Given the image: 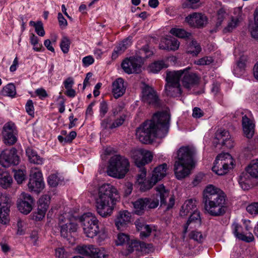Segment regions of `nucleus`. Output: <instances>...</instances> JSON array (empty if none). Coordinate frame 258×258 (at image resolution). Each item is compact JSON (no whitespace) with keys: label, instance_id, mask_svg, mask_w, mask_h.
<instances>
[{"label":"nucleus","instance_id":"f257e3e1","mask_svg":"<svg viewBox=\"0 0 258 258\" xmlns=\"http://www.w3.org/2000/svg\"><path fill=\"white\" fill-rule=\"evenodd\" d=\"M170 115L166 111L155 113L151 120L145 121L136 129V137L143 144H148L154 138H162L167 134Z\"/></svg>","mask_w":258,"mask_h":258},{"label":"nucleus","instance_id":"f03ea898","mask_svg":"<svg viewBox=\"0 0 258 258\" xmlns=\"http://www.w3.org/2000/svg\"><path fill=\"white\" fill-rule=\"evenodd\" d=\"M226 196L220 188L213 185H208L203 192L204 209L210 215L221 216L227 210Z\"/></svg>","mask_w":258,"mask_h":258},{"label":"nucleus","instance_id":"7ed1b4c3","mask_svg":"<svg viewBox=\"0 0 258 258\" xmlns=\"http://www.w3.org/2000/svg\"><path fill=\"white\" fill-rule=\"evenodd\" d=\"M118 198L117 190L113 185L104 184L100 186L95 198L98 214L102 217L110 216Z\"/></svg>","mask_w":258,"mask_h":258},{"label":"nucleus","instance_id":"20e7f679","mask_svg":"<svg viewBox=\"0 0 258 258\" xmlns=\"http://www.w3.org/2000/svg\"><path fill=\"white\" fill-rule=\"evenodd\" d=\"M83 231L88 238L97 237V242L101 243L107 238V231L105 228H99V220L91 213H84L79 218Z\"/></svg>","mask_w":258,"mask_h":258},{"label":"nucleus","instance_id":"39448f33","mask_svg":"<svg viewBox=\"0 0 258 258\" xmlns=\"http://www.w3.org/2000/svg\"><path fill=\"white\" fill-rule=\"evenodd\" d=\"M128 160L124 156L115 155L109 160L107 169L108 175L114 178L122 179L124 177L130 169Z\"/></svg>","mask_w":258,"mask_h":258},{"label":"nucleus","instance_id":"423d86ee","mask_svg":"<svg viewBox=\"0 0 258 258\" xmlns=\"http://www.w3.org/2000/svg\"><path fill=\"white\" fill-rule=\"evenodd\" d=\"M212 170L219 175L226 174L229 169L233 168V161L231 156L228 153L219 154L214 161Z\"/></svg>","mask_w":258,"mask_h":258},{"label":"nucleus","instance_id":"0eeeda50","mask_svg":"<svg viewBox=\"0 0 258 258\" xmlns=\"http://www.w3.org/2000/svg\"><path fill=\"white\" fill-rule=\"evenodd\" d=\"M28 187L30 191L39 193L44 187L41 172L37 168H32Z\"/></svg>","mask_w":258,"mask_h":258},{"label":"nucleus","instance_id":"6e6552de","mask_svg":"<svg viewBox=\"0 0 258 258\" xmlns=\"http://www.w3.org/2000/svg\"><path fill=\"white\" fill-rule=\"evenodd\" d=\"M58 225L62 237L65 238L71 237L73 233L76 232L78 225L71 220L66 218L63 215L58 218Z\"/></svg>","mask_w":258,"mask_h":258},{"label":"nucleus","instance_id":"1a4fd4ad","mask_svg":"<svg viewBox=\"0 0 258 258\" xmlns=\"http://www.w3.org/2000/svg\"><path fill=\"white\" fill-rule=\"evenodd\" d=\"M19 157L17 154V150L14 148L5 149L0 154V164L3 167H8L19 164Z\"/></svg>","mask_w":258,"mask_h":258},{"label":"nucleus","instance_id":"9d476101","mask_svg":"<svg viewBox=\"0 0 258 258\" xmlns=\"http://www.w3.org/2000/svg\"><path fill=\"white\" fill-rule=\"evenodd\" d=\"M11 205L9 197L0 193V222L2 225H7L10 222Z\"/></svg>","mask_w":258,"mask_h":258},{"label":"nucleus","instance_id":"9b49d317","mask_svg":"<svg viewBox=\"0 0 258 258\" xmlns=\"http://www.w3.org/2000/svg\"><path fill=\"white\" fill-rule=\"evenodd\" d=\"M159 205V200L148 198H140L133 203L135 213L141 215L147 209H154Z\"/></svg>","mask_w":258,"mask_h":258},{"label":"nucleus","instance_id":"f8f14e48","mask_svg":"<svg viewBox=\"0 0 258 258\" xmlns=\"http://www.w3.org/2000/svg\"><path fill=\"white\" fill-rule=\"evenodd\" d=\"M34 204L33 198L28 194L22 192L17 200V207L19 211L27 215L32 210Z\"/></svg>","mask_w":258,"mask_h":258},{"label":"nucleus","instance_id":"ddd939ff","mask_svg":"<svg viewBox=\"0 0 258 258\" xmlns=\"http://www.w3.org/2000/svg\"><path fill=\"white\" fill-rule=\"evenodd\" d=\"M195 154V150L193 147H182L178 150L175 161L184 163L185 165H194L193 156Z\"/></svg>","mask_w":258,"mask_h":258},{"label":"nucleus","instance_id":"4468645a","mask_svg":"<svg viewBox=\"0 0 258 258\" xmlns=\"http://www.w3.org/2000/svg\"><path fill=\"white\" fill-rule=\"evenodd\" d=\"M142 99L144 102L155 106L159 105L158 96L152 87L145 85L142 88Z\"/></svg>","mask_w":258,"mask_h":258},{"label":"nucleus","instance_id":"2eb2a0df","mask_svg":"<svg viewBox=\"0 0 258 258\" xmlns=\"http://www.w3.org/2000/svg\"><path fill=\"white\" fill-rule=\"evenodd\" d=\"M185 21L191 27L201 28L208 23L207 16L200 13H192L185 18Z\"/></svg>","mask_w":258,"mask_h":258},{"label":"nucleus","instance_id":"dca6fc26","mask_svg":"<svg viewBox=\"0 0 258 258\" xmlns=\"http://www.w3.org/2000/svg\"><path fill=\"white\" fill-rule=\"evenodd\" d=\"M155 189L157 192V195L160 197L161 206H166V210H169L172 208L174 205L175 202L173 196H172L169 198L168 203H167L166 200V198L169 197V191L168 189H166L163 184L156 186Z\"/></svg>","mask_w":258,"mask_h":258},{"label":"nucleus","instance_id":"f3484780","mask_svg":"<svg viewBox=\"0 0 258 258\" xmlns=\"http://www.w3.org/2000/svg\"><path fill=\"white\" fill-rule=\"evenodd\" d=\"M15 126L12 122H8L3 127L2 135L5 143L9 145H13L17 141V138L14 135Z\"/></svg>","mask_w":258,"mask_h":258},{"label":"nucleus","instance_id":"a211bd4d","mask_svg":"<svg viewBox=\"0 0 258 258\" xmlns=\"http://www.w3.org/2000/svg\"><path fill=\"white\" fill-rule=\"evenodd\" d=\"M191 215L186 223L183 226V238H184L185 234L187 232L188 227L193 229L201 225V220L200 212L196 210L190 213Z\"/></svg>","mask_w":258,"mask_h":258},{"label":"nucleus","instance_id":"6ab92c4d","mask_svg":"<svg viewBox=\"0 0 258 258\" xmlns=\"http://www.w3.org/2000/svg\"><path fill=\"white\" fill-rule=\"evenodd\" d=\"M190 68H187L183 70L184 73L182 75V83L183 86L188 89H190L194 85L197 84L199 79L197 75L195 73H189L188 70Z\"/></svg>","mask_w":258,"mask_h":258},{"label":"nucleus","instance_id":"aec40b11","mask_svg":"<svg viewBox=\"0 0 258 258\" xmlns=\"http://www.w3.org/2000/svg\"><path fill=\"white\" fill-rule=\"evenodd\" d=\"M194 165H185L184 163L175 161L174 165L175 175L178 179H181L188 176Z\"/></svg>","mask_w":258,"mask_h":258},{"label":"nucleus","instance_id":"412c9836","mask_svg":"<svg viewBox=\"0 0 258 258\" xmlns=\"http://www.w3.org/2000/svg\"><path fill=\"white\" fill-rule=\"evenodd\" d=\"M179 44L180 42L175 38H164L161 41L159 48L161 49L175 51L178 49Z\"/></svg>","mask_w":258,"mask_h":258},{"label":"nucleus","instance_id":"4be33fe9","mask_svg":"<svg viewBox=\"0 0 258 258\" xmlns=\"http://www.w3.org/2000/svg\"><path fill=\"white\" fill-rule=\"evenodd\" d=\"M242 125L244 136L248 139L253 137L254 133V124L245 115L242 118Z\"/></svg>","mask_w":258,"mask_h":258},{"label":"nucleus","instance_id":"5701e85b","mask_svg":"<svg viewBox=\"0 0 258 258\" xmlns=\"http://www.w3.org/2000/svg\"><path fill=\"white\" fill-rule=\"evenodd\" d=\"M184 72L182 70L167 71L165 78L166 84L180 85V81Z\"/></svg>","mask_w":258,"mask_h":258},{"label":"nucleus","instance_id":"b1692460","mask_svg":"<svg viewBox=\"0 0 258 258\" xmlns=\"http://www.w3.org/2000/svg\"><path fill=\"white\" fill-rule=\"evenodd\" d=\"M131 215L127 211L120 212L117 215L115 224L117 229L121 230L130 222Z\"/></svg>","mask_w":258,"mask_h":258},{"label":"nucleus","instance_id":"393cba45","mask_svg":"<svg viewBox=\"0 0 258 258\" xmlns=\"http://www.w3.org/2000/svg\"><path fill=\"white\" fill-rule=\"evenodd\" d=\"M167 165L163 163L154 168L152 177L153 182L157 183L167 175Z\"/></svg>","mask_w":258,"mask_h":258},{"label":"nucleus","instance_id":"a878e982","mask_svg":"<svg viewBox=\"0 0 258 258\" xmlns=\"http://www.w3.org/2000/svg\"><path fill=\"white\" fill-rule=\"evenodd\" d=\"M232 227L234 235L239 239L247 242L253 241L254 237L253 235L250 233L248 236H245L242 232V227L237 223H233Z\"/></svg>","mask_w":258,"mask_h":258},{"label":"nucleus","instance_id":"bb28decb","mask_svg":"<svg viewBox=\"0 0 258 258\" xmlns=\"http://www.w3.org/2000/svg\"><path fill=\"white\" fill-rule=\"evenodd\" d=\"M112 93L115 98H118L123 95L125 91L123 80L119 78L112 83Z\"/></svg>","mask_w":258,"mask_h":258},{"label":"nucleus","instance_id":"cd10ccee","mask_svg":"<svg viewBox=\"0 0 258 258\" xmlns=\"http://www.w3.org/2000/svg\"><path fill=\"white\" fill-rule=\"evenodd\" d=\"M165 93L167 96L177 97L181 96L182 91L181 85L165 84Z\"/></svg>","mask_w":258,"mask_h":258},{"label":"nucleus","instance_id":"c85d7f7f","mask_svg":"<svg viewBox=\"0 0 258 258\" xmlns=\"http://www.w3.org/2000/svg\"><path fill=\"white\" fill-rule=\"evenodd\" d=\"M197 210L196 201L190 199L186 201L181 207L180 215L185 216Z\"/></svg>","mask_w":258,"mask_h":258},{"label":"nucleus","instance_id":"c756f323","mask_svg":"<svg viewBox=\"0 0 258 258\" xmlns=\"http://www.w3.org/2000/svg\"><path fill=\"white\" fill-rule=\"evenodd\" d=\"M230 137L231 136L228 131L220 129L215 134V141H214V144L216 147L218 145H221L227 140L229 139Z\"/></svg>","mask_w":258,"mask_h":258},{"label":"nucleus","instance_id":"7c9ffc66","mask_svg":"<svg viewBox=\"0 0 258 258\" xmlns=\"http://www.w3.org/2000/svg\"><path fill=\"white\" fill-rule=\"evenodd\" d=\"M13 182L12 177L7 171L0 170V185L4 188L10 187Z\"/></svg>","mask_w":258,"mask_h":258},{"label":"nucleus","instance_id":"2f4dec72","mask_svg":"<svg viewBox=\"0 0 258 258\" xmlns=\"http://www.w3.org/2000/svg\"><path fill=\"white\" fill-rule=\"evenodd\" d=\"M26 153L30 162L37 164H41L43 163V159L32 148H27Z\"/></svg>","mask_w":258,"mask_h":258},{"label":"nucleus","instance_id":"473e14b6","mask_svg":"<svg viewBox=\"0 0 258 258\" xmlns=\"http://www.w3.org/2000/svg\"><path fill=\"white\" fill-rule=\"evenodd\" d=\"M249 174L246 172L242 173L238 179L241 187L244 190H248L251 187V179Z\"/></svg>","mask_w":258,"mask_h":258},{"label":"nucleus","instance_id":"72a5a7b5","mask_svg":"<svg viewBox=\"0 0 258 258\" xmlns=\"http://www.w3.org/2000/svg\"><path fill=\"white\" fill-rule=\"evenodd\" d=\"M201 50L200 44L194 39H191L186 48V52L192 56H197Z\"/></svg>","mask_w":258,"mask_h":258},{"label":"nucleus","instance_id":"f704fd0d","mask_svg":"<svg viewBox=\"0 0 258 258\" xmlns=\"http://www.w3.org/2000/svg\"><path fill=\"white\" fill-rule=\"evenodd\" d=\"M170 33L178 38L185 39H190L192 37L191 33L187 32L183 29L173 28L170 30Z\"/></svg>","mask_w":258,"mask_h":258},{"label":"nucleus","instance_id":"c9c22d12","mask_svg":"<svg viewBox=\"0 0 258 258\" xmlns=\"http://www.w3.org/2000/svg\"><path fill=\"white\" fill-rule=\"evenodd\" d=\"M128 242V250L129 251H134V249L139 250V248H152V245L151 244H147L145 242H141L138 240H134Z\"/></svg>","mask_w":258,"mask_h":258},{"label":"nucleus","instance_id":"e433bc0d","mask_svg":"<svg viewBox=\"0 0 258 258\" xmlns=\"http://www.w3.org/2000/svg\"><path fill=\"white\" fill-rule=\"evenodd\" d=\"M242 19L239 17H232L230 21H228V24L223 29L224 33L231 32L234 29L238 26Z\"/></svg>","mask_w":258,"mask_h":258},{"label":"nucleus","instance_id":"4c0bfd02","mask_svg":"<svg viewBox=\"0 0 258 258\" xmlns=\"http://www.w3.org/2000/svg\"><path fill=\"white\" fill-rule=\"evenodd\" d=\"M77 251L79 253L91 257L93 250L94 249V245H78L77 247Z\"/></svg>","mask_w":258,"mask_h":258},{"label":"nucleus","instance_id":"58836bf2","mask_svg":"<svg viewBox=\"0 0 258 258\" xmlns=\"http://www.w3.org/2000/svg\"><path fill=\"white\" fill-rule=\"evenodd\" d=\"M143 156V149L134 150L131 152V157L134 159L135 164L138 167L142 166V158Z\"/></svg>","mask_w":258,"mask_h":258},{"label":"nucleus","instance_id":"ea45409f","mask_svg":"<svg viewBox=\"0 0 258 258\" xmlns=\"http://www.w3.org/2000/svg\"><path fill=\"white\" fill-rule=\"evenodd\" d=\"M228 14L225 9L221 8L217 11L216 16V27L218 28L220 27L222 22L226 19Z\"/></svg>","mask_w":258,"mask_h":258},{"label":"nucleus","instance_id":"a19ab883","mask_svg":"<svg viewBox=\"0 0 258 258\" xmlns=\"http://www.w3.org/2000/svg\"><path fill=\"white\" fill-rule=\"evenodd\" d=\"M246 171L251 177L258 179V160L252 161L247 167Z\"/></svg>","mask_w":258,"mask_h":258},{"label":"nucleus","instance_id":"79ce46f5","mask_svg":"<svg viewBox=\"0 0 258 258\" xmlns=\"http://www.w3.org/2000/svg\"><path fill=\"white\" fill-rule=\"evenodd\" d=\"M167 66L164 61L160 60L154 62L149 66V70L153 73H157L163 68H166Z\"/></svg>","mask_w":258,"mask_h":258},{"label":"nucleus","instance_id":"37998d69","mask_svg":"<svg viewBox=\"0 0 258 258\" xmlns=\"http://www.w3.org/2000/svg\"><path fill=\"white\" fill-rule=\"evenodd\" d=\"M245 62L241 60H238L233 69L234 75L237 77L242 76L245 72Z\"/></svg>","mask_w":258,"mask_h":258},{"label":"nucleus","instance_id":"c03bdc74","mask_svg":"<svg viewBox=\"0 0 258 258\" xmlns=\"http://www.w3.org/2000/svg\"><path fill=\"white\" fill-rule=\"evenodd\" d=\"M46 206H43L41 207L38 206L37 212L33 213V219L36 221H40L45 216V213L48 208H46Z\"/></svg>","mask_w":258,"mask_h":258},{"label":"nucleus","instance_id":"a18cd8bd","mask_svg":"<svg viewBox=\"0 0 258 258\" xmlns=\"http://www.w3.org/2000/svg\"><path fill=\"white\" fill-rule=\"evenodd\" d=\"M3 94L10 97H14L16 94L15 86L13 84L10 83L3 88Z\"/></svg>","mask_w":258,"mask_h":258},{"label":"nucleus","instance_id":"49530a36","mask_svg":"<svg viewBox=\"0 0 258 258\" xmlns=\"http://www.w3.org/2000/svg\"><path fill=\"white\" fill-rule=\"evenodd\" d=\"M132 65L133 62H132V59L131 58H126L124 59L121 63L122 69L125 73L128 74L133 73V69H134V68Z\"/></svg>","mask_w":258,"mask_h":258},{"label":"nucleus","instance_id":"de8ad7c7","mask_svg":"<svg viewBox=\"0 0 258 258\" xmlns=\"http://www.w3.org/2000/svg\"><path fill=\"white\" fill-rule=\"evenodd\" d=\"M70 44L71 41L70 39L67 36H63L61 39L60 47L64 53H67L69 52Z\"/></svg>","mask_w":258,"mask_h":258},{"label":"nucleus","instance_id":"09e8293b","mask_svg":"<svg viewBox=\"0 0 258 258\" xmlns=\"http://www.w3.org/2000/svg\"><path fill=\"white\" fill-rule=\"evenodd\" d=\"M105 250L103 248H97L94 246L91 257L94 258H106Z\"/></svg>","mask_w":258,"mask_h":258},{"label":"nucleus","instance_id":"8fccbe9b","mask_svg":"<svg viewBox=\"0 0 258 258\" xmlns=\"http://www.w3.org/2000/svg\"><path fill=\"white\" fill-rule=\"evenodd\" d=\"M152 159L153 155L152 153L149 151L143 149V156L141 160L142 161V166L150 162Z\"/></svg>","mask_w":258,"mask_h":258},{"label":"nucleus","instance_id":"3c124183","mask_svg":"<svg viewBox=\"0 0 258 258\" xmlns=\"http://www.w3.org/2000/svg\"><path fill=\"white\" fill-rule=\"evenodd\" d=\"M151 177L149 180L143 181L141 184L140 189L143 191H145L151 189L156 183L153 182Z\"/></svg>","mask_w":258,"mask_h":258},{"label":"nucleus","instance_id":"603ef678","mask_svg":"<svg viewBox=\"0 0 258 258\" xmlns=\"http://www.w3.org/2000/svg\"><path fill=\"white\" fill-rule=\"evenodd\" d=\"M125 117L126 115L124 114L121 115L119 118L115 119L110 125H109V129H113L121 125L123 123L125 119Z\"/></svg>","mask_w":258,"mask_h":258},{"label":"nucleus","instance_id":"864d4df0","mask_svg":"<svg viewBox=\"0 0 258 258\" xmlns=\"http://www.w3.org/2000/svg\"><path fill=\"white\" fill-rule=\"evenodd\" d=\"M189 237L199 242H202L204 239V236L200 232L196 231H191L189 234Z\"/></svg>","mask_w":258,"mask_h":258},{"label":"nucleus","instance_id":"5fc2aeb1","mask_svg":"<svg viewBox=\"0 0 258 258\" xmlns=\"http://www.w3.org/2000/svg\"><path fill=\"white\" fill-rule=\"evenodd\" d=\"M14 178L18 184H21L25 178V174L22 170L16 171L14 174Z\"/></svg>","mask_w":258,"mask_h":258},{"label":"nucleus","instance_id":"6e6d98bb","mask_svg":"<svg viewBox=\"0 0 258 258\" xmlns=\"http://www.w3.org/2000/svg\"><path fill=\"white\" fill-rule=\"evenodd\" d=\"M130 238L128 235L124 233H119L118 234L117 240H116L117 245H122L129 241Z\"/></svg>","mask_w":258,"mask_h":258},{"label":"nucleus","instance_id":"4d7b16f0","mask_svg":"<svg viewBox=\"0 0 258 258\" xmlns=\"http://www.w3.org/2000/svg\"><path fill=\"white\" fill-rule=\"evenodd\" d=\"M108 111V106L106 101H103L100 102L99 106L100 116L101 118L104 117Z\"/></svg>","mask_w":258,"mask_h":258},{"label":"nucleus","instance_id":"13d9d810","mask_svg":"<svg viewBox=\"0 0 258 258\" xmlns=\"http://www.w3.org/2000/svg\"><path fill=\"white\" fill-rule=\"evenodd\" d=\"M132 44L131 39L127 38L123 40L119 45L117 46L122 52L127 49Z\"/></svg>","mask_w":258,"mask_h":258},{"label":"nucleus","instance_id":"bf43d9fd","mask_svg":"<svg viewBox=\"0 0 258 258\" xmlns=\"http://www.w3.org/2000/svg\"><path fill=\"white\" fill-rule=\"evenodd\" d=\"M59 178L56 174H53L49 175L47 179L48 184L51 187H55L58 185Z\"/></svg>","mask_w":258,"mask_h":258},{"label":"nucleus","instance_id":"052dcab7","mask_svg":"<svg viewBox=\"0 0 258 258\" xmlns=\"http://www.w3.org/2000/svg\"><path fill=\"white\" fill-rule=\"evenodd\" d=\"M247 211L251 215L258 214V203H253L246 207Z\"/></svg>","mask_w":258,"mask_h":258},{"label":"nucleus","instance_id":"680f3d73","mask_svg":"<svg viewBox=\"0 0 258 258\" xmlns=\"http://www.w3.org/2000/svg\"><path fill=\"white\" fill-rule=\"evenodd\" d=\"M152 230V227L149 225H146L142 227V230L140 232L141 237L142 238L148 237L150 235Z\"/></svg>","mask_w":258,"mask_h":258},{"label":"nucleus","instance_id":"e2e57ef3","mask_svg":"<svg viewBox=\"0 0 258 258\" xmlns=\"http://www.w3.org/2000/svg\"><path fill=\"white\" fill-rule=\"evenodd\" d=\"M50 197L48 195H44L41 197L38 201V206L43 207L46 206V208H48L49 204Z\"/></svg>","mask_w":258,"mask_h":258},{"label":"nucleus","instance_id":"0e129e2a","mask_svg":"<svg viewBox=\"0 0 258 258\" xmlns=\"http://www.w3.org/2000/svg\"><path fill=\"white\" fill-rule=\"evenodd\" d=\"M57 19L60 28L61 29H65L68 26V22L61 13H58Z\"/></svg>","mask_w":258,"mask_h":258},{"label":"nucleus","instance_id":"69168bd1","mask_svg":"<svg viewBox=\"0 0 258 258\" xmlns=\"http://www.w3.org/2000/svg\"><path fill=\"white\" fill-rule=\"evenodd\" d=\"M55 255L57 258H64L67 256V253L64 247H58L55 249Z\"/></svg>","mask_w":258,"mask_h":258},{"label":"nucleus","instance_id":"338daca9","mask_svg":"<svg viewBox=\"0 0 258 258\" xmlns=\"http://www.w3.org/2000/svg\"><path fill=\"white\" fill-rule=\"evenodd\" d=\"M213 61V59L210 57H204L197 61V64L198 65H208Z\"/></svg>","mask_w":258,"mask_h":258},{"label":"nucleus","instance_id":"774afa93","mask_svg":"<svg viewBox=\"0 0 258 258\" xmlns=\"http://www.w3.org/2000/svg\"><path fill=\"white\" fill-rule=\"evenodd\" d=\"M36 33L40 36H43L45 35V31L43 28V24L41 21H38V24L35 28Z\"/></svg>","mask_w":258,"mask_h":258}]
</instances>
